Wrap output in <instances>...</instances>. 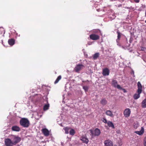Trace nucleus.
<instances>
[{
	"instance_id": "nucleus-1",
	"label": "nucleus",
	"mask_w": 146,
	"mask_h": 146,
	"mask_svg": "<svg viewBox=\"0 0 146 146\" xmlns=\"http://www.w3.org/2000/svg\"><path fill=\"white\" fill-rule=\"evenodd\" d=\"M89 131L90 133V135L91 136V139H92L96 136L98 137L100 135L101 133L100 130L98 128H96L94 129H90Z\"/></svg>"
},
{
	"instance_id": "nucleus-2",
	"label": "nucleus",
	"mask_w": 146,
	"mask_h": 146,
	"mask_svg": "<svg viewBox=\"0 0 146 146\" xmlns=\"http://www.w3.org/2000/svg\"><path fill=\"white\" fill-rule=\"evenodd\" d=\"M138 90L137 92L138 94H135L133 98L135 100H137L140 97V94L141 93L142 91V86L141 85L139 82L137 83Z\"/></svg>"
},
{
	"instance_id": "nucleus-3",
	"label": "nucleus",
	"mask_w": 146,
	"mask_h": 146,
	"mask_svg": "<svg viewBox=\"0 0 146 146\" xmlns=\"http://www.w3.org/2000/svg\"><path fill=\"white\" fill-rule=\"evenodd\" d=\"M20 125L24 127H28L29 125L30 122L26 118H22L20 121Z\"/></svg>"
},
{
	"instance_id": "nucleus-4",
	"label": "nucleus",
	"mask_w": 146,
	"mask_h": 146,
	"mask_svg": "<svg viewBox=\"0 0 146 146\" xmlns=\"http://www.w3.org/2000/svg\"><path fill=\"white\" fill-rule=\"evenodd\" d=\"M85 68V66L82 64H76V66L74 68V70L77 73H79V72L84 68Z\"/></svg>"
},
{
	"instance_id": "nucleus-5",
	"label": "nucleus",
	"mask_w": 146,
	"mask_h": 146,
	"mask_svg": "<svg viewBox=\"0 0 146 146\" xmlns=\"http://www.w3.org/2000/svg\"><path fill=\"white\" fill-rule=\"evenodd\" d=\"M5 143L6 146H13L14 145L13 141L9 139H6L5 140Z\"/></svg>"
},
{
	"instance_id": "nucleus-6",
	"label": "nucleus",
	"mask_w": 146,
	"mask_h": 146,
	"mask_svg": "<svg viewBox=\"0 0 146 146\" xmlns=\"http://www.w3.org/2000/svg\"><path fill=\"white\" fill-rule=\"evenodd\" d=\"M112 84L114 87L117 88L120 90L122 89V88L119 85L117 84V82L116 80H113L112 81Z\"/></svg>"
},
{
	"instance_id": "nucleus-7",
	"label": "nucleus",
	"mask_w": 146,
	"mask_h": 146,
	"mask_svg": "<svg viewBox=\"0 0 146 146\" xmlns=\"http://www.w3.org/2000/svg\"><path fill=\"white\" fill-rule=\"evenodd\" d=\"M21 138L18 136H14L13 138V141L14 145H15L21 141Z\"/></svg>"
},
{
	"instance_id": "nucleus-8",
	"label": "nucleus",
	"mask_w": 146,
	"mask_h": 146,
	"mask_svg": "<svg viewBox=\"0 0 146 146\" xmlns=\"http://www.w3.org/2000/svg\"><path fill=\"white\" fill-rule=\"evenodd\" d=\"M90 39L93 40H97L99 39V36L97 35L92 34L90 35Z\"/></svg>"
},
{
	"instance_id": "nucleus-9",
	"label": "nucleus",
	"mask_w": 146,
	"mask_h": 146,
	"mask_svg": "<svg viewBox=\"0 0 146 146\" xmlns=\"http://www.w3.org/2000/svg\"><path fill=\"white\" fill-rule=\"evenodd\" d=\"M110 74V70L108 68H106L103 69L102 74L104 76H108Z\"/></svg>"
},
{
	"instance_id": "nucleus-10",
	"label": "nucleus",
	"mask_w": 146,
	"mask_h": 146,
	"mask_svg": "<svg viewBox=\"0 0 146 146\" xmlns=\"http://www.w3.org/2000/svg\"><path fill=\"white\" fill-rule=\"evenodd\" d=\"M131 113V111L129 109L127 108L124 111V116L126 117H129Z\"/></svg>"
},
{
	"instance_id": "nucleus-11",
	"label": "nucleus",
	"mask_w": 146,
	"mask_h": 146,
	"mask_svg": "<svg viewBox=\"0 0 146 146\" xmlns=\"http://www.w3.org/2000/svg\"><path fill=\"white\" fill-rule=\"evenodd\" d=\"M104 144L106 146H113V143L110 140H106L104 141Z\"/></svg>"
},
{
	"instance_id": "nucleus-12",
	"label": "nucleus",
	"mask_w": 146,
	"mask_h": 146,
	"mask_svg": "<svg viewBox=\"0 0 146 146\" xmlns=\"http://www.w3.org/2000/svg\"><path fill=\"white\" fill-rule=\"evenodd\" d=\"M11 129L12 131L17 132L21 130L19 126L16 125L12 126Z\"/></svg>"
},
{
	"instance_id": "nucleus-13",
	"label": "nucleus",
	"mask_w": 146,
	"mask_h": 146,
	"mask_svg": "<svg viewBox=\"0 0 146 146\" xmlns=\"http://www.w3.org/2000/svg\"><path fill=\"white\" fill-rule=\"evenodd\" d=\"M80 140L82 141L83 143L86 144H87L89 141L88 139L85 136H83L81 137Z\"/></svg>"
},
{
	"instance_id": "nucleus-14",
	"label": "nucleus",
	"mask_w": 146,
	"mask_h": 146,
	"mask_svg": "<svg viewBox=\"0 0 146 146\" xmlns=\"http://www.w3.org/2000/svg\"><path fill=\"white\" fill-rule=\"evenodd\" d=\"M144 132V129L143 127H141V129L140 131H135L134 133L139 135H142Z\"/></svg>"
},
{
	"instance_id": "nucleus-15",
	"label": "nucleus",
	"mask_w": 146,
	"mask_h": 146,
	"mask_svg": "<svg viewBox=\"0 0 146 146\" xmlns=\"http://www.w3.org/2000/svg\"><path fill=\"white\" fill-rule=\"evenodd\" d=\"M42 132L45 136H47L49 135V132L48 130L46 129H43L42 130Z\"/></svg>"
},
{
	"instance_id": "nucleus-16",
	"label": "nucleus",
	"mask_w": 146,
	"mask_h": 146,
	"mask_svg": "<svg viewBox=\"0 0 146 146\" xmlns=\"http://www.w3.org/2000/svg\"><path fill=\"white\" fill-rule=\"evenodd\" d=\"M106 114L111 117H113V115L112 111L110 110H107L106 112Z\"/></svg>"
},
{
	"instance_id": "nucleus-17",
	"label": "nucleus",
	"mask_w": 146,
	"mask_h": 146,
	"mask_svg": "<svg viewBox=\"0 0 146 146\" xmlns=\"http://www.w3.org/2000/svg\"><path fill=\"white\" fill-rule=\"evenodd\" d=\"M8 42L9 45L12 46L15 44V40L13 39H9L8 41Z\"/></svg>"
},
{
	"instance_id": "nucleus-18",
	"label": "nucleus",
	"mask_w": 146,
	"mask_h": 146,
	"mask_svg": "<svg viewBox=\"0 0 146 146\" xmlns=\"http://www.w3.org/2000/svg\"><path fill=\"white\" fill-rule=\"evenodd\" d=\"M101 104L103 105H106L107 103V101L105 98L102 99L100 101Z\"/></svg>"
},
{
	"instance_id": "nucleus-19",
	"label": "nucleus",
	"mask_w": 146,
	"mask_h": 146,
	"mask_svg": "<svg viewBox=\"0 0 146 146\" xmlns=\"http://www.w3.org/2000/svg\"><path fill=\"white\" fill-rule=\"evenodd\" d=\"M107 124L109 127H111L113 129H114L115 128L113 124L110 121H108L107 122Z\"/></svg>"
},
{
	"instance_id": "nucleus-20",
	"label": "nucleus",
	"mask_w": 146,
	"mask_h": 146,
	"mask_svg": "<svg viewBox=\"0 0 146 146\" xmlns=\"http://www.w3.org/2000/svg\"><path fill=\"white\" fill-rule=\"evenodd\" d=\"M142 107L143 108H146V98L142 102Z\"/></svg>"
},
{
	"instance_id": "nucleus-21",
	"label": "nucleus",
	"mask_w": 146,
	"mask_h": 146,
	"mask_svg": "<svg viewBox=\"0 0 146 146\" xmlns=\"http://www.w3.org/2000/svg\"><path fill=\"white\" fill-rule=\"evenodd\" d=\"M117 38L116 40V42H117V43H119L118 42L119 41V39L121 37V34L120 32L118 31L117 32Z\"/></svg>"
},
{
	"instance_id": "nucleus-22",
	"label": "nucleus",
	"mask_w": 146,
	"mask_h": 146,
	"mask_svg": "<svg viewBox=\"0 0 146 146\" xmlns=\"http://www.w3.org/2000/svg\"><path fill=\"white\" fill-rule=\"evenodd\" d=\"M117 45L121 47L122 48L125 50L129 49V47L128 46H121L119 43H117Z\"/></svg>"
},
{
	"instance_id": "nucleus-23",
	"label": "nucleus",
	"mask_w": 146,
	"mask_h": 146,
	"mask_svg": "<svg viewBox=\"0 0 146 146\" xmlns=\"http://www.w3.org/2000/svg\"><path fill=\"white\" fill-rule=\"evenodd\" d=\"M61 76H59L54 82L55 84L57 83L61 79Z\"/></svg>"
},
{
	"instance_id": "nucleus-24",
	"label": "nucleus",
	"mask_w": 146,
	"mask_h": 146,
	"mask_svg": "<svg viewBox=\"0 0 146 146\" xmlns=\"http://www.w3.org/2000/svg\"><path fill=\"white\" fill-rule=\"evenodd\" d=\"M49 104H47L45 105L44 106V108H43L44 110H47L48 109V108L49 107Z\"/></svg>"
},
{
	"instance_id": "nucleus-25",
	"label": "nucleus",
	"mask_w": 146,
	"mask_h": 146,
	"mask_svg": "<svg viewBox=\"0 0 146 146\" xmlns=\"http://www.w3.org/2000/svg\"><path fill=\"white\" fill-rule=\"evenodd\" d=\"M99 54L98 53H96L94 54L93 56V58L95 60L96 59L99 57Z\"/></svg>"
},
{
	"instance_id": "nucleus-26",
	"label": "nucleus",
	"mask_w": 146,
	"mask_h": 146,
	"mask_svg": "<svg viewBox=\"0 0 146 146\" xmlns=\"http://www.w3.org/2000/svg\"><path fill=\"white\" fill-rule=\"evenodd\" d=\"M75 133V131L74 129H72L70 131V135H74Z\"/></svg>"
},
{
	"instance_id": "nucleus-27",
	"label": "nucleus",
	"mask_w": 146,
	"mask_h": 146,
	"mask_svg": "<svg viewBox=\"0 0 146 146\" xmlns=\"http://www.w3.org/2000/svg\"><path fill=\"white\" fill-rule=\"evenodd\" d=\"M69 128L67 127H65L64 128L65 131V133L66 134H68L69 133Z\"/></svg>"
},
{
	"instance_id": "nucleus-28",
	"label": "nucleus",
	"mask_w": 146,
	"mask_h": 146,
	"mask_svg": "<svg viewBox=\"0 0 146 146\" xmlns=\"http://www.w3.org/2000/svg\"><path fill=\"white\" fill-rule=\"evenodd\" d=\"M139 126V124L137 123H134L133 124L134 128L136 129Z\"/></svg>"
},
{
	"instance_id": "nucleus-29",
	"label": "nucleus",
	"mask_w": 146,
	"mask_h": 146,
	"mask_svg": "<svg viewBox=\"0 0 146 146\" xmlns=\"http://www.w3.org/2000/svg\"><path fill=\"white\" fill-rule=\"evenodd\" d=\"M83 89L86 92L88 90V86H83Z\"/></svg>"
},
{
	"instance_id": "nucleus-30",
	"label": "nucleus",
	"mask_w": 146,
	"mask_h": 146,
	"mask_svg": "<svg viewBox=\"0 0 146 146\" xmlns=\"http://www.w3.org/2000/svg\"><path fill=\"white\" fill-rule=\"evenodd\" d=\"M141 50L143 51H145L146 50V48L144 47H142L141 48Z\"/></svg>"
},
{
	"instance_id": "nucleus-31",
	"label": "nucleus",
	"mask_w": 146,
	"mask_h": 146,
	"mask_svg": "<svg viewBox=\"0 0 146 146\" xmlns=\"http://www.w3.org/2000/svg\"><path fill=\"white\" fill-rule=\"evenodd\" d=\"M144 146H146V137H145L144 140Z\"/></svg>"
},
{
	"instance_id": "nucleus-32",
	"label": "nucleus",
	"mask_w": 146,
	"mask_h": 146,
	"mask_svg": "<svg viewBox=\"0 0 146 146\" xmlns=\"http://www.w3.org/2000/svg\"><path fill=\"white\" fill-rule=\"evenodd\" d=\"M100 31L99 30H94V31H93V32L94 33H98V32H99Z\"/></svg>"
},
{
	"instance_id": "nucleus-33",
	"label": "nucleus",
	"mask_w": 146,
	"mask_h": 146,
	"mask_svg": "<svg viewBox=\"0 0 146 146\" xmlns=\"http://www.w3.org/2000/svg\"><path fill=\"white\" fill-rule=\"evenodd\" d=\"M103 121V122H104V123H107V120H106V119H105V118H104V119Z\"/></svg>"
},
{
	"instance_id": "nucleus-34",
	"label": "nucleus",
	"mask_w": 146,
	"mask_h": 146,
	"mask_svg": "<svg viewBox=\"0 0 146 146\" xmlns=\"http://www.w3.org/2000/svg\"><path fill=\"white\" fill-rule=\"evenodd\" d=\"M92 43V42H89L88 43V44L89 45L91 44Z\"/></svg>"
},
{
	"instance_id": "nucleus-35",
	"label": "nucleus",
	"mask_w": 146,
	"mask_h": 146,
	"mask_svg": "<svg viewBox=\"0 0 146 146\" xmlns=\"http://www.w3.org/2000/svg\"><path fill=\"white\" fill-rule=\"evenodd\" d=\"M131 74H133V77H135V76L134 75V72L133 70L131 72Z\"/></svg>"
},
{
	"instance_id": "nucleus-36",
	"label": "nucleus",
	"mask_w": 146,
	"mask_h": 146,
	"mask_svg": "<svg viewBox=\"0 0 146 146\" xmlns=\"http://www.w3.org/2000/svg\"><path fill=\"white\" fill-rule=\"evenodd\" d=\"M134 1H135V2L137 3H139V0H134Z\"/></svg>"
},
{
	"instance_id": "nucleus-37",
	"label": "nucleus",
	"mask_w": 146,
	"mask_h": 146,
	"mask_svg": "<svg viewBox=\"0 0 146 146\" xmlns=\"http://www.w3.org/2000/svg\"><path fill=\"white\" fill-rule=\"evenodd\" d=\"M122 145V143L121 142L120 143H119V146H120L121 145Z\"/></svg>"
},
{
	"instance_id": "nucleus-38",
	"label": "nucleus",
	"mask_w": 146,
	"mask_h": 146,
	"mask_svg": "<svg viewBox=\"0 0 146 146\" xmlns=\"http://www.w3.org/2000/svg\"><path fill=\"white\" fill-rule=\"evenodd\" d=\"M145 16L146 17V11L145 12Z\"/></svg>"
},
{
	"instance_id": "nucleus-39",
	"label": "nucleus",
	"mask_w": 146,
	"mask_h": 146,
	"mask_svg": "<svg viewBox=\"0 0 146 146\" xmlns=\"http://www.w3.org/2000/svg\"><path fill=\"white\" fill-rule=\"evenodd\" d=\"M60 125L61 126H62V124H60Z\"/></svg>"
},
{
	"instance_id": "nucleus-40",
	"label": "nucleus",
	"mask_w": 146,
	"mask_h": 146,
	"mask_svg": "<svg viewBox=\"0 0 146 146\" xmlns=\"http://www.w3.org/2000/svg\"><path fill=\"white\" fill-rule=\"evenodd\" d=\"M145 22L146 23V20L145 21Z\"/></svg>"
}]
</instances>
